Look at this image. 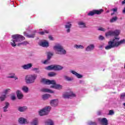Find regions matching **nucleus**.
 Listing matches in <instances>:
<instances>
[{"instance_id":"nucleus-1","label":"nucleus","mask_w":125,"mask_h":125,"mask_svg":"<svg viewBox=\"0 0 125 125\" xmlns=\"http://www.w3.org/2000/svg\"><path fill=\"white\" fill-rule=\"evenodd\" d=\"M119 41H120V38L115 37L112 41L108 42V45L105 46V49H111V48H114V47H118V46H119L121 44H125V39Z\"/></svg>"},{"instance_id":"nucleus-2","label":"nucleus","mask_w":125,"mask_h":125,"mask_svg":"<svg viewBox=\"0 0 125 125\" xmlns=\"http://www.w3.org/2000/svg\"><path fill=\"white\" fill-rule=\"evenodd\" d=\"M13 40H11V45L12 46H16V42H20L25 41V37L20 34H15L12 36Z\"/></svg>"},{"instance_id":"nucleus-3","label":"nucleus","mask_w":125,"mask_h":125,"mask_svg":"<svg viewBox=\"0 0 125 125\" xmlns=\"http://www.w3.org/2000/svg\"><path fill=\"white\" fill-rule=\"evenodd\" d=\"M53 49L55 50L56 54L65 55L66 53H67L66 50L64 49V47H63L60 44L55 45L53 47Z\"/></svg>"},{"instance_id":"nucleus-4","label":"nucleus","mask_w":125,"mask_h":125,"mask_svg":"<svg viewBox=\"0 0 125 125\" xmlns=\"http://www.w3.org/2000/svg\"><path fill=\"white\" fill-rule=\"evenodd\" d=\"M37 78H38L37 74L27 75L25 77V82L28 84L34 83H35V81L37 80Z\"/></svg>"},{"instance_id":"nucleus-5","label":"nucleus","mask_w":125,"mask_h":125,"mask_svg":"<svg viewBox=\"0 0 125 125\" xmlns=\"http://www.w3.org/2000/svg\"><path fill=\"white\" fill-rule=\"evenodd\" d=\"M45 69L48 71H51V70H54V71H60L63 69V66H62L59 65L53 64L47 66L45 67Z\"/></svg>"},{"instance_id":"nucleus-6","label":"nucleus","mask_w":125,"mask_h":125,"mask_svg":"<svg viewBox=\"0 0 125 125\" xmlns=\"http://www.w3.org/2000/svg\"><path fill=\"white\" fill-rule=\"evenodd\" d=\"M51 109V107L50 106L44 107L39 111L40 116H45L46 115H47L49 112H50Z\"/></svg>"},{"instance_id":"nucleus-7","label":"nucleus","mask_w":125,"mask_h":125,"mask_svg":"<svg viewBox=\"0 0 125 125\" xmlns=\"http://www.w3.org/2000/svg\"><path fill=\"white\" fill-rule=\"evenodd\" d=\"M120 35V31L116 30L109 31L105 33V37H118Z\"/></svg>"},{"instance_id":"nucleus-8","label":"nucleus","mask_w":125,"mask_h":125,"mask_svg":"<svg viewBox=\"0 0 125 125\" xmlns=\"http://www.w3.org/2000/svg\"><path fill=\"white\" fill-rule=\"evenodd\" d=\"M40 83H43V84L49 85L51 84V83H53L54 81H52V80H49L45 78H42L40 81Z\"/></svg>"},{"instance_id":"nucleus-9","label":"nucleus","mask_w":125,"mask_h":125,"mask_svg":"<svg viewBox=\"0 0 125 125\" xmlns=\"http://www.w3.org/2000/svg\"><path fill=\"white\" fill-rule=\"evenodd\" d=\"M52 82H54L53 83H51V84H52L50 86L51 88H55L56 89H61L62 88V85L56 84L55 80H52Z\"/></svg>"},{"instance_id":"nucleus-10","label":"nucleus","mask_w":125,"mask_h":125,"mask_svg":"<svg viewBox=\"0 0 125 125\" xmlns=\"http://www.w3.org/2000/svg\"><path fill=\"white\" fill-rule=\"evenodd\" d=\"M76 94H74V93L70 92L68 94H63L62 95V97L63 98H70V97H75Z\"/></svg>"},{"instance_id":"nucleus-11","label":"nucleus","mask_w":125,"mask_h":125,"mask_svg":"<svg viewBox=\"0 0 125 125\" xmlns=\"http://www.w3.org/2000/svg\"><path fill=\"white\" fill-rule=\"evenodd\" d=\"M18 121L20 124H22V125H27V124H29V121L22 117L20 118Z\"/></svg>"},{"instance_id":"nucleus-12","label":"nucleus","mask_w":125,"mask_h":125,"mask_svg":"<svg viewBox=\"0 0 125 125\" xmlns=\"http://www.w3.org/2000/svg\"><path fill=\"white\" fill-rule=\"evenodd\" d=\"M50 105L52 107H56L58 105V99L52 100L50 101Z\"/></svg>"},{"instance_id":"nucleus-13","label":"nucleus","mask_w":125,"mask_h":125,"mask_svg":"<svg viewBox=\"0 0 125 125\" xmlns=\"http://www.w3.org/2000/svg\"><path fill=\"white\" fill-rule=\"evenodd\" d=\"M65 29H67V33H70L71 31V28H72V24L69 22L66 23V25H65Z\"/></svg>"},{"instance_id":"nucleus-14","label":"nucleus","mask_w":125,"mask_h":125,"mask_svg":"<svg viewBox=\"0 0 125 125\" xmlns=\"http://www.w3.org/2000/svg\"><path fill=\"white\" fill-rule=\"evenodd\" d=\"M99 121L103 125H108V120L107 119L104 118L103 119H99Z\"/></svg>"},{"instance_id":"nucleus-15","label":"nucleus","mask_w":125,"mask_h":125,"mask_svg":"<svg viewBox=\"0 0 125 125\" xmlns=\"http://www.w3.org/2000/svg\"><path fill=\"white\" fill-rule=\"evenodd\" d=\"M40 45L41 46H42V47H48V46H49V43L47 42L44 41V42H41L40 43Z\"/></svg>"},{"instance_id":"nucleus-16","label":"nucleus","mask_w":125,"mask_h":125,"mask_svg":"<svg viewBox=\"0 0 125 125\" xmlns=\"http://www.w3.org/2000/svg\"><path fill=\"white\" fill-rule=\"evenodd\" d=\"M27 110H28L27 106H19L18 107V111L20 112H25V111H27Z\"/></svg>"},{"instance_id":"nucleus-17","label":"nucleus","mask_w":125,"mask_h":125,"mask_svg":"<svg viewBox=\"0 0 125 125\" xmlns=\"http://www.w3.org/2000/svg\"><path fill=\"white\" fill-rule=\"evenodd\" d=\"M33 66V64L32 63H28L27 64H24L22 66L23 69L25 70H28V69H30Z\"/></svg>"},{"instance_id":"nucleus-18","label":"nucleus","mask_w":125,"mask_h":125,"mask_svg":"<svg viewBox=\"0 0 125 125\" xmlns=\"http://www.w3.org/2000/svg\"><path fill=\"white\" fill-rule=\"evenodd\" d=\"M17 96L18 99H22V98L23 97V94H22V92L19 90L17 91Z\"/></svg>"},{"instance_id":"nucleus-19","label":"nucleus","mask_w":125,"mask_h":125,"mask_svg":"<svg viewBox=\"0 0 125 125\" xmlns=\"http://www.w3.org/2000/svg\"><path fill=\"white\" fill-rule=\"evenodd\" d=\"M71 73L73 75H75V76H76L78 79H81V78H83V75L77 73V72L75 71L72 70Z\"/></svg>"},{"instance_id":"nucleus-20","label":"nucleus","mask_w":125,"mask_h":125,"mask_svg":"<svg viewBox=\"0 0 125 125\" xmlns=\"http://www.w3.org/2000/svg\"><path fill=\"white\" fill-rule=\"evenodd\" d=\"M94 45L91 44L86 47V51H91V50H93V49H94Z\"/></svg>"},{"instance_id":"nucleus-21","label":"nucleus","mask_w":125,"mask_h":125,"mask_svg":"<svg viewBox=\"0 0 125 125\" xmlns=\"http://www.w3.org/2000/svg\"><path fill=\"white\" fill-rule=\"evenodd\" d=\"M45 125H54V122L51 120V119H48L45 122Z\"/></svg>"},{"instance_id":"nucleus-22","label":"nucleus","mask_w":125,"mask_h":125,"mask_svg":"<svg viewBox=\"0 0 125 125\" xmlns=\"http://www.w3.org/2000/svg\"><path fill=\"white\" fill-rule=\"evenodd\" d=\"M5 105L3 107V112H7L8 111L7 109H8V107H9V104L8 103H5Z\"/></svg>"},{"instance_id":"nucleus-23","label":"nucleus","mask_w":125,"mask_h":125,"mask_svg":"<svg viewBox=\"0 0 125 125\" xmlns=\"http://www.w3.org/2000/svg\"><path fill=\"white\" fill-rule=\"evenodd\" d=\"M41 91H42V92H49L50 93H54L53 91H52L50 89H46V88H43L41 89Z\"/></svg>"},{"instance_id":"nucleus-24","label":"nucleus","mask_w":125,"mask_h":125,"mask_svg":"<svg viewBox=\"0 0 125 125\" xmlns=\"http://www.w3.org/2000/svg\"><path fill=\"white\" fill-rule=\"evenodd\" d=\"M31 125H39V120H38V118H35L32 120V122H31Z\"/></svg>"},{"instance_id":"nucleus-25","label":"nucleus","mask_w":125,"mask_h":125,"mask_svg":"<svg viewBox=\"0 0 125 125\" xmlns=\"http://www.w3.org/2000/svg\"><path fill=\"white\" fill-rule=\"evenodd\" d=\"M95 10V14H97V15H99L102 13L104 11V10L102 9H101L100 10Z\"/></svg>"},{"instance_id":"nucleus-26","label":"nucleus","mask_w":125,"mask_h":125,"mask_svg":"<svg viewBox=\"0 0 125 125\" xmlns=\"http://www.w3.org/2000/svg\"><path fill=\"white\" fill-rule=\"evenodd\" d=\"M50 95L49 94H45L42 96L43 100H47L48 98H49Z\"/></svg>"},{"instance_id":"nucleus-27","label":"nucleus","mask_w":125,"mask_h":125,"mask_svg":"<svg viewBox=\"0 0 125 125\" xmlns=\"http://www.w3.org/2000/svg\"><path fill=\"white\" fill-rule=\"evenodd\" d=\"M35 35L36 34L35 33H33V34H32L31 35L27 34H24V36H25V37H26V38H35Z\"/></svg>"},{"instance_id":"nucleus-28","label":"nucleus","mask_w":125,"mask_h":125,"mask_svg":"<svg viewBox=\"0 0 125 125\" xmlns=\"http://www.w3.org/2000/svg\"><path fill=\"white\" fill-rule=\"evenodd\" d=\"M23 44V45H27V44H29V42H27V41H24L22 42L18 43L17 46H20V45Z\"/></svg>"},{"instance_id":"nucleus-29","label":"nucleus","mask_w":125,"mask_h":125,"mask_svg":"<svg viewBox=\"0 0 125 125\" xmlns=\"http://www.w3.org/2000/svg\"><path fill=\"white\" fill-rule=\"evenodd\" d=\"M6 98V95L3 94L1 95L0 97V101H4Z\"/></svg>"},{"instance_id":"nucleus-30","label":"nucleus","mask_w":125,"mask_h":125,"mask_svg":"<svg viewBox=\"0 0 125 125\" xmlns=\"http://www.w3.org/2000/svg\"><path fill=\"white\" fill-rule=\"evenodd\" d=\"M118 20V17H113L110 20V23H114V22H116Z\"/></svg>"},{"instance_id":"nucleus-31","label":"nucleus","mask_w":125,"mask_h":125,"mask_svg":"<svg viewBox=\"0 0 125 125\" xmlns=\"http://www.w3.org/2000/svg\"><path fill=\"white\" fill-rule=\"evenodd\" d=\"M78 25L80 26V28H85V23L83 22H80L78 23Z\"/></svg>"},{"instance_id":"nucleus-32","label":"nucleus","mask_w":125,"mask_h":125,"mask_svg":"<svg viewBox=\"0 0 125 125\" xmlns=\"http://www.w3.org/2000/svg\"><path fill=\"white\" fill-rule=\"evenodd\" d=\"M39 35H43L45 34H48L49 32L47 30H44L43 31L38 32Z\"/></svg>"},{"instance_id":"nucleus-33","label":"nucleus","mask_w":125,"mask_h":125,"mask_svg":"<svg viewBox=\"0 0 125 125\" xmlns=\"http://www.w3.org/2000/svg\"><path fill=\"white\" fill-rule=\"evenodd\" d=\"M56 73L53 72H51L48 74V76L49 77H55V76H56Z\"/></svg>"},{"instance_id":"nucleus-34","label":"nucleus","mask_w":125,"mask_h":125,"mask_svg":"<svg viewBox=\"0 0 125 125\" xmlns=\"http://www.w3.org/2000/svg\"><path fill=\"white\" fill-rule=\"evenodd\" d=\"M74 47L75 48H77V49H79V48H81V49H83V46L82 45H74Z\"/></svg>"},{"instance_id":"nucleus-35","label":"nucleus","mask_w":125,"mask_h":125,"mask_svg":"<svg viewBox=\"0 0 125 125\" xmlns=\"http://www.w3.org/2000/svg\"><path fill=\"white\" fill-rule=\"evenodd\" d=\"M64 78L66 81H68V82H71V81H73V78L69 77L67 76H64Z\"/></svg>"},{"instance_id":"nucleus-36","label":"nucleus","mask_w":125,"mask_h":125,"mask_svg":"<svg viewBox=\"0 0 125 125\" xmlns=\"http://www.w3.org/2000/svg\"><path fill=\"white\" fill-rule=\"evenodd\" d=\"M95 15V11L93 10L92 11H90L88 14V16H93V15Z\"/></svg>"},{"instance_id":"nucleus-37","label":"nucleus","mask_w":125,"mask_h":125,"mask_svg":"<svg viewBox=\"0 0 125 125\" xmlns=\"http://www.w3.org/2000/svg\"><path fill=\"white\" fill-rule=\"evenodd\" d=\"M53 56V54L51 53H47V59L48 60H50L52 56Z\"/></svg>"},{"instance_id":"nucleus-38","label":"nucleus","mask_w":125,"mask_h":125,"mask_svg":"<svg viewBox=\"0 0 125 125\" xmlns=\"http://www.w3.org/2000/svg\"><path fill=\"white\" fill-rule=\"evenodd\" d=\"M22 90L24 91V92H28V91H29V88L26 86H24L22 87Z\"/></svg>"},{"instance_id":"nucleus-39","label":"nucleus","mask_w":125,"mask_h":125,"mask_svg":"<svg viewBox=\"0 0 125 125\" xmlns=\"http://www.w3.org/2000/svg\"><path fill=\"white\" fill-rule=\"evenodd\" d=\"M114 110H109L108 115H109L110 116H112L114 115Z\"/></svg>"},{"instance_id":"nucleus-40","label":"nucleus","mask_w":125,"mask_h":125,"mask_svg":"<svg viewBox=\"0 0 125 125\" xmlns=\"http://www.w3.org/2000/svg\"><path fill=\"white\" fill-rule=\"evenodd\" d=\"M33 71H36V73H39L40 70H39L38 68H34L32 69Z\"/></svg>"},{"instance_id":"nucleus-41","label":"nucleus","mask_w":125,"mask_h":125,"mask_svg":"<svg viewBox=\"0 0 125 125\" xmlns=\"http://www.w3.org/2000/svg\"><path fill=\"white\" fill-rule=\"evenodd\" d=\"M98 30L99 31H102L103 32H105V31H106V29H105L103 27H99L98 28Z\"/></svg>"},{"instance_id":"nucleus-42","label":"nucleus","mask_w":125,"mask_h":125,"mask_svg":"<svg viewBox=\"0 0 125 125\" xmlns=\"http://www.w3.org/2000/svg\"><path fill=\"white\" fill-rule=\"evenodd\" d=\"M9 90H10V89H6L4 91V94H5L6 95V94H7V92H8V91H9Z\"/></svg>"},{"instance_id":"nucleus-43","label":"nucleus","mask_w":125,"mask_h":125,"mask_svg":"<svg viewBox=\"0 0 125 125\" xmlns=\"http://www.w3.org/2000/svg\"><path fill=\"white\" fill-rule=\"evenodd\" d=\"M99 40H100L101 41H103V40H104V37L100 35L99 37Z\"/></svg>"},{"instance_id":"nucleus-44","label":"nucleus","mask_w":125,"mask_h":125,"mask_svg":"<svg viewBox=\"0 0 125 125\" xmlns=\"http://www.w3.org/2000/svg\"><path fill=\"white\" fill-rule=\"evenodd\" d=\"M12 100H15V99H16V97H15V96H12L11 97Z\"/></svg>"},{"instance_id":"nucleus-45","label":"nucleus","mask_w":125,"mask_h":125,"mask_svg":"<svg viewBox=\"0 0 125 125\" xmlns=\"http://www.w3.org/2000/svg\"><path fill=\"white\" fill-rule=\"evenodd\" d=\"M121 99H124V98H125V94L121 95Z\"/></svg>"},{"instance_id":"nucleus-46","label":"nucleus","mask_w":125,"mask_h":125,"mask_svg":"<svg viewBox=\"0 0 125 125\" xmlns=\"http://www.w3.org/2000/svg\"><path fill=\"white\" fill-rule=\"evenodd\" d=\"M49 60H48V59H47V60H45V61H44V62H43V64H47V62H48V61H49Z\"/></svg>"},{"instance_id":"nucleus-47","label":"nucleus","mask_w":125,"mask_h":125,"mask_svg":"<svg viewBox=\"0 0 125 125\" xmlns=\"http://www.w3.org/2000/svg\"><path fill=\"white\" fill-rule=\"evenodd\" d=\"M90 125H96V123H95V122H90Z\"/></svg>"},{"instance_id":"nucleus-48","label":"nucleus","mask_w":125,"mask_h":125,"mask_svg":"<svg viewBox=\"0 0 125 125\" xmlns=\"http://www.w3.org/2000/svg\"><path fill=\"white\" fill-rule=\"evenodd\" d=\"M49 39L51 41H53V37H52V36H49Z\"/></svg>"},{"instance_id":"nucleus-49","label":"nucleus","mask_w":125,"mask_h":125,"mask_svg":"<svg viewBox=\"0 0 125 125\" xmlns=\"http://www.w3.org/2000/svg\"><path fill=\"white\" fill-rule=\"evenodd\" d=\"M118 11V9L117 8H114L113 9V11H114V12H116Z\"/></svg>"},{"instance_id":"nucleus-50","label":"nucleus","mask_w":125,"mask_h":125,"mask_svg":"<svg viewBox=\"0 0 125 125\" xmlns=\"http://www.w3.org/2000/svg\"><path fill=\"white\" fill-rule=\"evenodd\" d=\"M9 78H10V79H13V78H14V76H9Z\"/></svg>"},{"instance_id":"nucleus-51","label":"nucleus","mask_w":125,"mask_h":125,"mask_svg":"<svg viewBox=\"0 0 125 125\" xmlns=\"http://www.w3.org/2000/svg\"><path fill=\"white\" fill-rule=\"evenodd\" d=\"M122 4H125V0H124V1H123L122 2Z\"/></svg>"},{"instance_id":"nucleus-52","label":"nucleus","mask_w":125,"mask_h":125,"mask_svg":"<svg viewBox=\"0 0 125 125\" xmlns=\"http://www.w3.org/2000/svg\"><path fill=\"white\" fill-rule=\"evenodd\" d=\"M123 13L125 14V7L124 8V9L123 10Z\"/></svg>"},{"instance_id":"nucleus-53","label":"nucleus","mask_w":125,"mask_h":125,"mask_svg":"<svg viewBox=\"0 0 125 125\" xmlns=\"http://www.w3.org/2000/svg\"><path fill=\"white\" fill-rule=\"evenodd\" d=\"M15 80H18V78L15 77Z\"/></svg>"},{"instance_id":"nucleus-54","label":"nucleus","mask_w":125,"mask_h":125,"mask_svg":"<svg viewBox=\"0 0 125 125\" xmlns=\"http://www.w3.org/2000/svg\"><path fill=\"white\" fill-rule=\"evenodd\" d=\"M114 13H111V15H114Z\"/></svg>"}]
</instances>
